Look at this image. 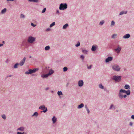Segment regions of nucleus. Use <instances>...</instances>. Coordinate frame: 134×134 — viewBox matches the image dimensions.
Listing matches in <instances>:
<instances>
[{
    "mask_svg": "<svg viewBox=\"0 0 134 134\" xmlns=\"http://www.w3.org/2000/svg\"><path fill=\"white\" fill-rule=\"evenodd\" d=\"M38 114L37 112H35L34 114L32 116L35 115L36 116H37L38 115Z\"/></svg>",
    "mask_w": 134,
    "mask_h": 134,
    "instance_id": "obj_32",
    "label": "nucleus"
},
{
    "mask_svg": "<svg viewBox=\"0 0 134 134\" xmlns=\"http://www.w3.org/2000/svg\"><path fill=\"white\" fill-rule=\"evenodd\" d=\"M2 118L4 119V120H5L6 119V116L4 114L3 115H2Z\"/></svg>",
    "mask_w": 134,
    "mask_h": 134,
    "instance_id": "obj_31",
    "label": "nucleus"
},
{
    "mask_svg": "<svg viewBox=\"0 0 134 134\" xmlns=\"http://www.w3.org/2000/svg\"><path fill=\"white\" fill-rule=\"evenodd\" d=\"M85 108L86 109H88V108H87V105L85 106Z\"/></svg>",
    "mask_w": 134,
    "mask_h": 134,
    "instance_id": "obj_52",
    "label": "nucleus"
},
{
    "mask_svg": "<svg viewBox=\"0 0 134 134\" xmlns=\"http://www.w3.org/2000/svg\"><path fill=\"white\" fill-rule=\"evenodd\" d=\"M80 42H78L77 43V44L75 45V46L76 47H78L80 46Z\"/></svg>",
    "mask_w": 134,
    "mask_h": 134,
    "instance_id": "obj_37",
    "label": "nucleus"
},
{
    "mask_svg": "<svg viewBox=\"0 0 134 134\" xmlns=\"http://www.w3.org/2000/svg\"><path fill=\"white\" fill-rule=\"evenodd\" d=\"M133 125V123L132 122H130V125L131 126H132Z\"/></svg>",
    "mask_w": 134,
    "mask_h": 134,
    "instance_id": "obj_47",
    "label": "nucleus"
},
{
    "mask_svg": "<svg viewBox=\"0 0 134 134\" xmlns=\"http://www.w3.org/2000/svg\"><path fill=\"white\" fill-rule=\"evenodd\" d=\"M52 121L53 122V123H54L57 120V118L55 117L54 116L53 117L52 119Z\"/></svg>",
    "mask_w": 134,
    "mask_h": 134,
    "instance_id": "obj_20",
    "label": "nucleus"
},
{
    "mask_svg": "<svg viewBox=\"0 0 134 134\" xmlns=\"http://www.w3.org/2000/svg\"><path fill=\"white\" fill-rule=\"evenodd\" d=\"M38 70V69L37 68L34 69L33 70L31 69H29L28 70L29 71H26L25 72V74H26L29 75L31 74L32 73H34L35 72L37 71Z\"/></svg>",
    "mask_w": 134,
    "mask_h": 134,
    "instance_id": "obj_1",
    "label": "nucleus"
},
{
    "mask_svg": "<svg viewBox=\"0 0 134 134\" xmlns=\"http://www.w3.org/2000/svg\"><path fill=\"white\" fill-rule=\"evenodd\" d=\"M99 87L101 89H103V87L102 84L99 85Z\"/></svg>",
    "mask_w": 134,
    "mask_h": 134,
    "instance_id": "obj_36",
    "label": "nucleus"
},
{
    "mask_svg": "<svg viewBox=\"0 0 134 134\" xmlns=\"http://www.w3.org/2000/svg\"><path fill=\"white\" fill-rule=\"evenodd\" d=\"M121 49V47L119 46H118L117 48L114 49L115 51L117 53H120Z\"/></svg>",
    "mask_w": 134,
    "mask_h": 134,
    "instance_id": "obj_8",
    "label": "nucleus"
},
{
    "mask_svg": "<svg viewBox=\"0 0 134 134\" xmlns=\"http://www.w3.org/2000/svg\"><path fill=\"white\" fill-rule=\"evenodd\" d=\"M68 24H66L64 25L63 26V29H66L67 27L68 26Z\"/></svg>",
    "mask_w": 134,
    "mask_h": 134,
    "instance_id": "obj_21",
    "label": "nucleus"
},
{
    "mask_svg": "<svg viewBox=\"0 0 134 134\" xmlns=\"http://www.w3.org/2000/svg\"><path fill=\"white\" fill-rule=\"evenodd\" d=\"M24 128L23 127H20L17 129L18 130H20L21 131H23L24 130Z\"/></svg>",
    "mask_w": 134,
    "mask_h": 134,
    "instance_id": "obj_23",
    "label": "nucleus"
},
{
    "mask_svg": "<svg viewBox=\"0 0 134 134\" xmlns=\"http://www.w3.org/2000/svg\"><path fill=\"white\" fill-rule=\"evenodd\" d=\"M57 13H59V11L58 10L57 12Z\"/></svg>",
    "mask_w": 134,
    "mask_h": 134,
    "instance_id": "obj_55",
    "label": "nucleus"
},
{
    "mask_svg": "<svg viewBox=\"0 0 134 134\" xmlns=\"http://www.w3.org/2000/svg\"><path fill=\"white\" fill-rule=\"evenodd\" d=\"M3 45V44H0V47H2Z\"/></svg>",
    "mask_w": 134,
    "mask_h": 134,
    "instance_id": "obj_50",
    "label": "nucleus"
},
{
    "mask_svg": "<svg viewBox=\"0 0 134 134\" xmlns=\"http://www.w3.org/2000/svg\"><path fill=\"white\" fill-rule=\"evenodd\" d=\"M6 1L7 2H9V1H14V0H6Z\"/></svg>",
    "mask_w": 134,
    "mask_h": 134,
    "instance_id": "obj_44",
    "label": "nucleus"
},
{
    "mask_svg": "<svg viewBox=\"0 0 134 134\" xmlns=\"http://www.w3.org/2000/svg\"><path fill=\"white\" fill-rule=\"evenodd\" d=\"M112 68L113 70L117 71H119L120 69V66L117 64L113 65L112 66Z\"/></svg>",
    "mask_w": 134,
    "mask_h": 134,
    "instance_id": "obj_4",
    "label": "nucleus"
},
{
    "mask_svg": "<svg viewBox=\"0 0 134 134\" xmlns=\"http://www.w3.org/2000/svg\"><path fill=\"white\" fill-rule=\"evenodd\" d=\"M82 52L86 54H87V51L85 50H82Z\"/></svg>",
    "mask_w": 134,
    "mask_h": 134,
    "instance_id": "obj_34",
    "label": "nucleus"
},
{
    "mask_svg": "<svg viewBox=\"0 0 134 134\" xmlns=\"http://www.w3.org/2000/svg\"><path fill=\"white\" fill-rule=\"evenodd\" d=\"M49 76V75H48V74L45 75L42 74L41 75V77L43 78H44L47 77Z\"/></svg>",
    "mask_w": 134,
    "mask_h": 134,
    "instance_id": "obj_13",
    "label": "nucleus"
},
{
    "mask_svg": "<svg viewBox=\"0 0 134 134\" xmlns=\"http://www.w3.org/2000/svg\"><path fill=\"white\" fill-rule=\"evenodd\" d=\"M113 106V105H111L110 108V109H111L112 108V107Z\"/></svg>",
    "mask_w": 134,
    "mask_h": 134,
    "instance_id": "obj_51",
    "label": "nucleus"
},
{
    "mask_svg": "<svg viewBox=\"0 0 134 134\" xmlns=\"http://www.w3.org/2000/svg\"><path fill=\"white\" fill-rule=\"evenodd\" d=\"M20 17L21 18H25V16L23 14H21Z\"/></svg>",
    "mask_w": 134,
    "mask_h": 134,
    "instance_id": "obj_38",
    "label": "nucleus"
},
{
    "mask_svg": "<svg viewBox=\"0 0 134 134\" xmlns=\"http://www.w3.org/2000/svg\"><path fill=\"white\" fill-rule=\"evenodd\" d=\"M2 43L4 44L5 43V42L4 41H2Z\"/></svg>",
    "mask_w": 134,
    "mask_h": 134,
    "instance_id": "obj_54",
    "label": "nucleus"
},
{
    "mask_svg": "<svg viewBox=\"0 0 134 134\" xmlns=\"http://www.w3.org/2000/svg\"><path fill=\"white\" fill-rule=\"evenodd\" d=\"M57 93L59 96L63 94L62 93L61 91H58Z\"/></svg>",
    "mask_w": 134,
    "mask_h": 134,
    "instance_id": "obj_33",
    "label": "nucleus"
},
{
    "mask_svg": "<svg viewBox=\"0 0 134 134\" xmlns=\"http://www.w3.org/2000/svg\"><path fill=\"white\" fill-rule=\"evenodd\" d=\"M130 36V35L129 34H128L124 35L123 37V38H129Z\"/></svg>",
    "mask_w": 134,
    "mask_h": 134,
    "instance_id": "obj_12",
    "label": "nucleus"
},
{
    "mask_svg": "<svg viewBox=\"0 0 134 134\" xmlns=\"http://www.w3.org/2000/svg\"><path fill=\"white\" fill-rule=\"evenodd\" d=\"M17 134H25L24 132L21 133L19 132H18L17 133Z\"/></svg>",
    "mask_w": 134,
    "mask_h": 134,
    "instance_id": "obj_43",
    "label": "nucleus"
},
{
    "mask_svg": "<svg viewBox=\"0 0 134 134\" xmlns=\"http://www.w3.org/2000/svg\"><path fill=\"white\" fill-rule=\"evenodd\" d=\"M126 91L125 90H123L122 89H121L120 91V92H121L123 93H126Z\"/></svg>",
    "mask_w": 134,
    "mask_h": 134,
    "instance_id": "obj_25",
    "label": "nucleus"
},
{
    "mask_svg": "<svg viewBox=\"0 0 134 134\" xmlns=\"http://www.w3.org/2000/svg\"><path fill=\"white\" fill-rule=\"evenodd\" d=\"M50 49V47L49 46H48L46 47L45 48V50L46 51H47L49 50Z\"/></svg>",
    "mask_w": 134,
    "mask_h": 134,
    "instance_id": "obj_24",
    "label": "nucleus"
},
{
    "mask_svg": "<svg viewBox=\"0 0 134 134\" xmlns=\"http://www.w3.org/2000/svg\"><path fill=\"white\" fill-rule=\"evenodd\" d=\"M78 85L79 87H82L83 84V82L82 80H79L78 82Z\"/></svg>",
    "mask_w": 134,
    "mask_h": 134,
    "instance_id": "obj_10",
    "label": "nucleus"
},
{
    "mask_svg": "<svg viewBox=\"0 0 134 134\" xmlns=\"http://www.w3.org/2000/svg\"><path fill=\"white\" fill-rule=\"evenodd\" d=\"M132 119H134V115H132L131 117Z\"/></svg>",
    "mask_w": 134,
    "mask_h": 134,
    "instance_id": "obj_46",
    "label": "nucleus"
},
{
    "mask_svg": "<svg viewBox=\"0 0 134 134\" xmlns=\"http://www.w3.org/2000/svg\"><path fill=\"white\" fill-rule=\"evenodd\" d=\"M84 106V104L83 103H81L80 105H79L78 107V108L80 109L82 108Z\"/></svg>",
    "mask_w": 134,
    "mask_h": 134,
    "instance_id": "obj_19",
    "label": "nucleus"
},
{
    "mask_svg": "<svg viewBox=\"0 0 134 134\" xmlns=\"http://www.w3.org/2000/svg\"><path fill=\"white\" fill-rule=\"evenodd\" d=\"M96 47L94 46H92V48H91L92 50V51H95L96 50Z\"/></svg>",
    "mask_w": 134,
    "mask_h": 134,
    "instance_id": "obj_22",
    "label": "nucleus"
},
{
    "mask_svg": "<svg viewBox=\"0 0 134 134\" xmlns=\"http://www.w3.org/2000/svg\"><path fill=\"white\" fill-rule=\"evenodd\" d=\"M86 110L87 111L88 113H90V111L89 110V109H86Z\"/></svg>",
    "mask_w": 134,
    "mask_h": 134,
    "instance_id": "obj_48",
    "label": "nucleus"
},
{
    "mask_svg": "<svg viewBox=\"0 0 134 134\" xmlns=\"http://www.w3.org/2000/svg\"><path fill=\"white\" fill-rule=\"evenodd\" d=\"M54 72V71L52 69H51L49 71L48 74L49 75H51Z\"/></svg>",
    "mask_w": 134,
    "mask_h": 134,
    "instance_id": "obj_14",
    "label": "nucleus"
},
{
    "mask_svg": "<svg viewBox=\"0 0 134 134\" xmlns=\"http://www.w3.org/2000/svg\"><path fill=\"white\" fill-rule=\"evenodd\" d=\"M63 69V71L65 72L67 71L68 70V68L66 67H65Z\"/></svg>",
    "mask_w": 134,
    "mask_h": 134,
    "instance_id": "obj_30",
    "label": "nucleus"
},
{
    "mask_svg": "<svg viewBox=\"0 0 134 134\" xmlns=\"http://www.w3.org/2000/svg\"><path fill=\"white\" fill-rule=\"evenodd\" d=\"M92 65H90V66H89L88 65L87 66V68L88 69H91V68Z\"/></svg>",
    "mask_w": 134,
    "mask_h": 134,
    "instance_id": "obj_42",
    "label": "nucleus"
},
{
    "mask_svg": "<svg viewBox=\"0 0 134 134\" xmlns=\"http://www.w3.org/2000/svg\"><path fill=\"white\" fill-rule=\"evenodd\" d=\"M30 2H33L35 3H37L39 1V0H28Z\"/></svg>",
    "mask_w": 134,
    "mask_h": 134,
    "instance_id": "obj_15",
    "label": "nucleus"
},
{
    "mask_svg": "<svg viewBox=\"0 0 134 134\" xmlns=\"http://www.w3.org/2000/svg\"><path fill=\"white\" fill-rule=\"evenodd\" d=\"M113 58L111 57H108L105 59V62L106 63L108 62L109 61H111L112 60Z\"/></svg>",
    "mask_w": 134,
    "mask_h": 134,
    "instance_id": "obj_11",
    "label": "nucleus"
},
{
    "mask_svg": "<svg viewBox=\"0 0 134 134\" xmlns=\"http://www.w3.org/2000/svg\"><path fill=\"white\" fill-rule=\"evenodd\" d=\"M46 8H44L43 9V10H42V13H44L45 12L46 10Z\"/></svg>",
    "mask_w": 134,
    "mask_h": 134,
    "instance_id": "obj_39",
    "label": "nucleus"
},
{
    "mask_svg": "<svg viewBox=\"0 0 134 134\" xmlns=\"http://www.w3.org/2000/svg\"><path fill=\"white\" fill-rule=\"evenodd\" d=\"M49 87H47L45 88V90H49Z\"/></svg>",
    "mask_w": 134,
    "mask_h": 134,
    "instance_id": "obj_49",
    "label": "nucleus"
},
{
    "mask_svg": "<svg viewBox=\"0 0 134 134\" xmlns=\"http://www.w3.org/2000/svg\"><path fill=\"white\" fill-rule=\"evenodd\" d=\"M80 57L82 59V60H83L84 58V56L83 55H81V56H80Z\"/></svg>",
    "mask_w": 134,
    "mask_h": 134,
    "instance_id": "obj_41",
    "label": "nucleus"
},
{
    "mask_svg": "<svg viewBox=\"0 0 134 134\" xmlns=\"http://www.w3.org/2000/svg\"><path fill=\"white\" fill-rule=\"evenodd\" d=\"M127 11H122L120 12L119 14V15H121L123 14H126L127 13Z\"/></svg>",
    "mask_w": 134,
    "mask_h": 134,
    "instance_id": "obj_18",
    "label": "nucleus"
},
{
    "mask_svg": "<svg viewBox=\"0 0 134 134\" xmlns=\"http://www.w3.org/2000/svg\"><path fill=\"white\" fill-rule=\"evenodd\" d=\"M119 96L120 98L122 99L123 98H125L127 97V96L125 94H124L123 93L119 92Z\"/></svg>",
    "mask_w": 134,
    "mask_h": 134,
    "instance_id": "obj_7",
    "label": "nucleus"
},
{
    "mask_svg": "<svg viewBox=\"0 0 134 134\" xmlns=\"http://www.w3.org/2000/svg\"><path fill=\"white\" fill-rule=\"evenodd\" d=\"M67 8V5L66 3H61L59 7V9L60 10H64Z\"/></svg>",
    "mask_w": 134,
    "mask_h": 134,
    "instance_id": "obj_3",
    "label": "nucleus"
},
{
    "mask_svg": "<svg viewBox=\"0 0 134 134\" xmlns=\"http://www.w3.org/2000/svg\"><path fill=\"white\" fill-rule=\"evenodd\" d=\"M124 88L126 89H129L130 88V86L128 85H126L124 87Z\"/></svg>",
    "mask_w": 134,
    "mask_h": 134,
    "instance_id": "obj_16",
    "label": "nucleus"
},
{
    "mask_svg": "<svg viewBox=\"0 0 134 134\" xmlns=\"http://www.w3.org/2000/svg\"><path fill=\"white\" fill-rule=\"evenodd\" d=\"M31 26H33L34 27H35L36 26V25H34L33 23H31Z\"/></svg>",
    "mask_w": 134,
    "mask_h": 134,
    "instance_id": "obj_45",
    "label": "nucleus"
},
{
    "mask_svg": "<svg viewBox=\"0 0 134 134\" xmlns=\"http://www.w3.org/2000/svg\"><path fill=\"white\" fill-rule=\"evenodd\" d=\"M11 76H12L11 75H10L8 76H7V77H11Z\"/></svg>",
    "mask_w": 134,
    "mask_h": 134,
    "instance_id": "obj_53",
    "label": "nucleus"
},
{
    "mask_svg": "<svg viewBox=\"0 0 134 134\" xmlns=\"http://www.w3.org/2000/svg\"><path fill=\"white\" fill-rule=\"evenodd\" d=\"M39 109H40L42 110H43V111H41V112L42 113L43 112L44 113H46L47 111V108H46L45 106L44 105H42L41 106H40L39 108Z\"/></svg>",
    "mask_w": 134,
    "mask_h": 134,
    "instance_id": "obj_5",
    "label": "nucleus"
},
{
    "mask_svg": "<svg viewBox=\"0 0 134 134\" xmlns=\"http://www.w3.org/2000/svg\"><path fill=\"white\" fill-rule=\"evenodd\" d=\"M115 24V22L113 21H111V25H114Z\"/></svg>",
    "mask_w": 134,
    "mask_h": 134,
    "instance_id": "obj_40",
    "label": "nucleus"
},
{
    "mask_svg": "<svg viewBox=\"0 0 134 134\" xmlns=\"http://www.w3.org/2000/svg\"><path fill=\"white\" fill-rule=\"evenodd\" d=\"M25 60L26 58L25 57H24L23 59L20 62L19 64L20 66L23 65L25 62Z\"/></svg>",
    "mask_w": 134,
    "mask_h": 134,
    "instance_id": "obj_9",
    "label": "nucleus"
},
{
    "mask_svg": "<svg viewBox=\"0 0 134 134\" xmlns=\"http://www.w3.org/2000/svg\"><path fill=\"white\" fill-rule=\"evenodd\" d=\"M55 23L54 22L52 23L50 25V27H51L54 26L55 25Z\"/></svg>",
    "mask_w": 134,
    "mask_h": 134,
    "instance_id": "obj_29",
    "label": "nucleus"
},
{
    "mask_svg": "<svg viewBox=\"0 0 134 134\" xmlns=\"http://www.w3.org/2000/svg\"><path fill=\"white\" fill-rule=\"evenodd\" d=\"M31 57H31V56H30V57L29 58H31Z\"/></svg>",
    "mask_w": 134,
    "mask_h": 134,
    "instance_id": "obj_56",
    "label": "nucleus"
},
{
    "mask_svg": "<svg viewBox=\"0 0 134 134\" xmlns=\"http://www.w3.org/2000/svg\"><path fill=\"white\" fill-rule=\"evenodd\" d=\"M126 93L127 95H129L130 94V90H128L126 91Z\"/></svg>",
    "mask_w": 134,
    "mask_h": 134,
    "instance_id": "obj_26",
    "label": "nucleus"
},
{
    "mask_svg": "<svg viewBox=\"0 0 134 134\" xmlns=\"http://www.w3.org/2000/svg\"><path fill=\"white\" fill-rule=\"evenodd\" d=\"M36 38L32 36H29L27 39V41L28 42L32 43L35 41Z\"/></svg>",
    "mask_w": 134,
    "mask_h": 134,
    "instance_id": "obj_2",
    "label": "nucleus"
},
{
    "mask_svg": "<svg viewBox=\"0 0 134 134\" xmlns=\"http://www.w3.org/2000/svg\"><path fill=\"white\" fill-rule=\"evenodd\" d=\"M19 65L18 63H16L14 66V68H18V66Z\"/></svg>",
    "mask_w": 134,
    "mask_h": 134,
    "instance_id": "obj_27",
    "label": "nucleus"
},
{
    "mask_svg": "<svg viewBox=\"0 0 134 134\" xmlns=\"http://www.w3.org/2000/svg\"><path fill=\"white\" fill-rule=\"evenodd\" d=\"M117 36V34H114L112 36V38H115Z\"/></svg>",
    "mask_w": 134,
    "mask_h": 134,
    "instance_id": "obj_28",
    "label": "nucleus"
},
{
    "mask_svg": "<svg viewBox=\"0 0 134 134\" xmlns=\"http://www.w3.org/2000/svg\"><path fill=\"white\" fill-rule=\"evenodd\" d=\"M7 9L6 8H4L2 9L1 12V13L2 14L4 13L6 11Z\"/></svg>",
    "mask_w": 134,
    "mask_h": 134,
    "instance_id": "obj_17",
    "label": "nucleus"
},
{
    "mask_svg": "<svg viewBox=\"0 0 134 134\" xmlns=\"http://www.w3.org/2000/svg\"><path fill=\"white\" fill-rule=\"evenodd\" d=\"M104 23V20H102V21H100L99 23V25H102Z\"/></svg>",
    "mask_w": 134,
    "mask_h": 134,
    "instance_id": "obj_35",
    "label": "nucleus"
},
{
    "mask_svg": "<svg viewBox=\"0 0 134 134\" xmlns=\"http://www.w3.org/2000/svg\"><path fill=\"white\" fill-rule=\"evenodd\" d=\"M121 76H114L113 77V79L115 81L119 82L121 80Z\"/></svg>",
    "mask_w": 134,
    "mask_h": 134,
    "instance_id": "obj_6",
    "label": "nucleus"
}]
</instances>
